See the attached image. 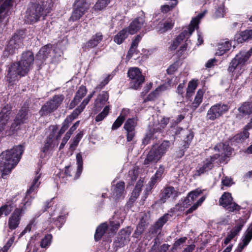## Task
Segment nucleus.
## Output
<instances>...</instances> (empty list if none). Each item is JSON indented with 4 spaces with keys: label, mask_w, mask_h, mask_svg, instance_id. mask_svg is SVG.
<instances>
[{
    "label": "nucleus",
    "mask_w": 252,
    "mask_h": 252,
    "mask_svg": "<svg viewBox=\"0 0 252 252\" xmlns=\"http://www.w3.org/2000/svg\"><path fill=\"white\" fill-rule=\"evenodd\" d=\"M34 62L32 52L27 51L22 53L20 61L13 63L8 68L7 78L9 82L17 79L18 76H24L28 73Z\"/></svg>",
    "instance_id": "nucleus-1"
},
{
    "label": "nucleus",
    "mask_w": 252,
    "mask_h": 252,
    "mask_svg": "<svg viewBox=\"0 0 252 252\" xmlns=\"http://www.w3.org/2000/svg\"><path fill=\"white\" fill-rule=\"evenodd\" d=\"M23 152V147L18 145L1 153L0 155V173L2 178H4V176L17 164Z\"/></svg>",
    "instance_id": "nucleus-2"
},
{
    "label": "nucleus",
    "mask_w": 252,
    "mask_h": 252,
    "mask_svg": "<svg viewBox=\"0 0 252 252\" xmlns=\"http://www.w3.org/2000/svg\"><path fill=\"white\" fill-rule=\"evenodd\" d=\"M45 3L44 0H32L26 12V22L33 24L37 22L40 17L46 15L49 11L45 9Z\"/></svg>",
    "instance_id": "nucleus-3"
},
{
    "label": "nucleus",
    "mask_w": 252,
    "mask_h": 252,
    "mask_svg": "<svg viewBox=\"0 0 252 252\" xmlns=\"http://www.w3.org/2000/svg\"><path fill=\"white\" fill-rule=\"evenodd\" d=\"M170 146V142L164 140L157 147H152L149 152L143 164L147 165L152 162L157 163L165 154Z\"/></svg>",
    "instance_id": "nucleus-4"
},
{
    "label": "nucleus",
    "mask_w": 252,
    "mask_h": 252,
    "mask_svg": "<svg viewBox=\"0 0 252 252\" xmlns=\"http://www.w3.org/2000/svg\"><path fill=\"white\" fill-rule=\"evenodd\" d=\"M206 11H204L202 13L199 14L197 16L192 18L189 26L188 31L185 30L182 32L177 37L173 40L170 46L171 50H175L177 49L180 43L186 38H188L195 29L198 28V24L200 20L205 15Z\"/></svg>",
    "instance_id": "nucleus-5"
},
{
    "label": "nucleus",
    "mask_w": 252,
    "mask_h": 252,
    "mask_svg": "<svg viewBox=\"0 0 252 252\" xmlns=\"http://www.w3.org/2000/svg\"><path fill=\"white\" fill-rule=\"evenodd\" d=\"M252 55V48L247 52L240 51L229 63L227 69L228 71L233 73L237 69L241 68L246 64Z\"/></svg>",
    "instance_id": "nucleus-6"
},
{
    "label": "nucleus",
    "mask_w": 252,
    "mask_h": 252,
    "mask_svg": "<svg viewBox=\"0 0 252 252\" xmlns=\"http://www.w3.org/2000/svg\"><path fill=\"white\" fill-rule=\"evenodd\" d=\"M23 36L21 32L15 33L11 37L4 52L3 55L8 57L14 54L18 49L23 48Z\"/></svg>",
    "instance_id": "nucleus-7"
},
{
    "label": "nucleus",
    "mask_w": 252,
    "mask_h": 252,
    "mask_svg": "<svg viewBox=\"0 0 252 252\" xmlns=\"http://www.w3.org/2000/svg\"><path fill=\"white\" fill-rule=\"evenodd\" d=\"M127 76L129 79L130 88L134 90L141 88L145 81V77L138 67H130L128 70Z\"/></svg>",
    "instance_id": "nucleus-8"
},
{
    "label": "nucleus",
    "mask_w": 252,
    "mask_h": 252,
    "mask_svg": "<svg viewBox=\"0 0 252 252\" xmlns=\"http://www.w3.org/2000/svg\"><path fill=\"white\" fill-rule=\"evenodd\" d=\"M64 97L63 94L54 95L51 99L43 105L39 111L41 116L47 115L53 112L62 104Z\"/></svg>",
    "instance_id": "nucleus-9"
},
{
    "label": "nucleus",
    "mask_w": 252,
    "mask_h": 252,
    "mask_svg": "<svg viewBox=\"0 0 252 252\" xmlns=\"http://www.w3.org/2000/svg\"><path fill=\"white\" fill-rule=\"evenodd\" d=\"M90 7V4L85 0H76L74 8L69 19V21L75 22L81 18Z\"/></svg>",
    "instance_id": "nucleus-10"
},
{
    "label": "nucleus",
    "mask_w": 252,
    "mask_h": 252,
    "mask_svg": "<svg viewBox=\"0 0 252 252\" xmlns=\"http://www.w3.org/2000/svg\"><path fill=\"white\" fill-rule=\"evenodd\" d=\"M219 204L229 212L239 211L241 207L235 202H233L231 193L225 192L223 193L219 199Z\"/></svg>",
    "instance_id": "nucleus-11"
},
{
    "label": "nucleus",
    "mask_w": 252,
    "mask_h": 252,
    "mask_svg": "<svg viewBox=\"0 0 252 252\" xmlns=\"http://www.w3.org/2000/svg\"><path fill=\"white\" fill-rule=\"evenodd\" d=\"M229 108V106L226 104H215L212 106L208 111L207 118L208 120L214 121L228 111Z\"/></svg>",
    "instance_id": "nucleus-12"
},
{
    "label": "nucleus",
    "mask_w": 252,
    "mask_h": 252,
    "mask_svg": "<svg viewBox=\"0 0 252 252\" xmlns=\"http://www.w3.org/2000/svg\"><path fill=\"white\" fill-rule=\"evenodd\" d=\"M28 119V107L26 106L23 107L17 115L14 123L12 124L10 127V131L8 134H13L14 131L17 129V126L24 123Z\"/></svg>",
    "instance_id": "nucleus-13"
},
{
    "label": "nucleus",
    "mask_w": 252,
    "mask_h": 252,
    "mask_svg": "<svg viewBox=\"0 0 252 252\" xmlns=\"http://www.w3.org/2000/svg\"><path fill=\"white\" fill-rule=\"evenodd\" d=\"M12 6V0H5L0 6V26H5L8 22Z\"/></svg>",
    "instance_id": "nucleus-14"
},
{
    "label": "nucleus",
    "mask_w": 252,
    "mask_h": 252,
    "mask_svg": "<svg viewBox=\"0 0 252 252\" xmlns=\"http://www.w3.org/2000/svg\"><path fill=\"white\" fill-rule=\"evenodd\" d=\"M220 157L219 155H215L212 157L207 158L203 161V164L199 165L196 168L195 176H200L206 172L211 170L213 167V163L215 160Z\"/></svg>",
    "instance_id": "nucleus-15"
},
{
    "label": "nucleus",
    "mask_w": 252,
    "mask_h": 252,
    "mask_svg": "<svg viewBox=\"0 0 252 252\" xmlns=\"http://www.w3.org/2000/svg\"><path fill=\"white\" fill-rule=\"evenodd\" d=\"M145 16L142 15L132 20L126 29L128 33L132 35L145 27Z\"/></svg>",
    "instance_id": "nucleus-16"
},
{
    "label": "nucleus",
    "mask_w": 252,
    "mask_h": 252,
    "mask_svg": "<svg viewBox=\"0 0 252 252\" xmlns=\"http://www.w3.org/2000/svg\"><path fill=\"white\" fill-rule=\"evenodd\" d=\"M10 107L8 105L5 106L0 113V134L1 133L2 135H3L2 132L3 130L6 131L4 134L9 135L10 129L9 130L6 129V124L10 118Z\"/></svg>",
    "instance_id": "nucleus-17"
},
{
    "label": "nucleus",
    "mask_w": 252,
    "mask_h": 252,
    "mask_svg": "<svg viewBox=\"0 0 252 252\" xmlns=\"http://www.w3.org/2000/svg\"><path fill=\"white\" fill-rule=\"evenodd\" d=\"M180 192L170 186L165 187L160 194V201L161 203H165L169 198L175 200L179 195Z\"/></svg>",
    "instance_id": "nucleus-18"
},
{
    "label": "nucleus",
    "mask_w": 252,
    "mask_h": 252,
    "mask_svg": "<svg viewBox=\"0 0 252 252\" xmlns=\"http://www.w3.org/2000/svg\"><path fill=\"white\" fill-rule=\"evenodd\" d=\"M137 124V119L136 118H129L125 123L124 128L126 131V139L127 141H132L135 136V128Z\"/></svg>",
    "instance_id": "nucleus-19"
},
{
    "label": "nucleus",
    "mask_w": 252,
    "mask_h": 252,
    "mask_svg": "<svg viewBox=\"0 0 252 252\" xmlns=\"http://www.w3.org/2000/svg\"><path fill=\"white\" fill-rule=\"evenodd\" d=\"M250 216V213H248L244 218H240L239 221L240 223L237 224L234 229H232L228 234L226 238L225 239L224 243L225 245L228 244L229 242L236 236L241 230L242 227L247 221V219Z\"/></svg>",
    "instance_id": "nucleus-20"
},
{
    "label": "nucleus",
    "mask_w": 252,
    "mask_h": 252,
    "mask_svg": "<svg viewBox=\"0 0 252 252\" xmlns=\"http://www.w3.org/2000/svg\"><path fill=\"white\" fill-rule=\"evenodd\" d=\"M25 208H16L8 220V227L10 229H15L20 223L21 217Z\"/></svg>",
    "instance_id": "nucleus-21"
},
{
    "label": "nucleus",
    "mask_w": 252,
    "mask_h": 252,
    "mask_svg": "<svg viewBox=\"0 0 252 252\" xmlns=\"http://www.w3.org/2000/svg\"><path fill=\"white\" fill-rule=\"evenodd\" d=\"M252 239V221L243 236L235 252H241L249 244Z\"/></svg>",
    "instance_id": "nucleus-22"
},
{
    "label": "nucleus",
    "mask_w": 252,
    "mask_h": 252,
    "mask_svg": "<svg viewBox=\"0 0 252 252\" xmlns=\"http://www.w3.org/2000/svg\"><path fill=\"white\" fill-rule=\"evenodd\" d=\"M87 89L84 86H81L79 87L73 99L71 102L69 107L70 109L74 108L77 104H78L81 100L87 94Z\"/></svg>",
    "instance_id": "nucleus-23"
},
{
    "label": "nucleus",
    "mask_w": 252,
    "mask_h": 252,
    "mask_svg": "<svg viewBox=\"0 0 252 252\" xmlns=\"http://www.w3.org/2000/svg\"><path fill=\"white\" fill-rule=\"evenodd\" d=\"M108 94L106 92H102L100 94L94 102V111L96 112L100 111L105 103L108 100Z\"/></svg>",
    "instance_id": "nucleus-24"
},
{
    "label": "nucleus",
    "mask_w": 252,
    "mask_h": 252,
    "mask_svg": "<svg viewBox=\"0 0 252 252\" xmlns=\"http://www.w3.org/2000/svg\"><path fill=\"white\" fill-rule=\"evenodd\" d=\"M171 217L172 215L168 213L164 214L156 222L150 231H151L152 233H157Z\"/></svg>",
    "instance_id": "nucleus-25"
},
{
    "label": "nucleus",
    "mask_w": 252,
    "mask_h": 252,
    "mask_svg": "<svg viewBox=\"0 0 252 252\" xmlns=\"http://www.w3.org/2000/svg\"><path fill=\"white\" fill-rule=\"evenodd\" d=\"M102 34L101 32H97L93 35L91 38L86 43L84 48L85 49L94 48L98 45V44L102 41Z\"/></svg>",
    "instance_id": "nucleus-26"
},
{
    "label": "nucleus",
    "mask_w": 252,
    "mask_h": 252,
    "mask_svg": "<svg viewBox=\"0 0 252 252\" xmlns=\"http://www.w3.org/2000/svg\"><path fill=\"white\" fill-rule=\"evenodd\" d=\"M231 47V43L228 40H223L218 44L216 55L222 56L229 51Z\"/></svg>",
    "instance_id": "nucleus-27"
},
{
    "label": "nucleus",
    "mask_w": 252,
    "mask_h": 252,
    "mask_svg": "<svg viewBox=\"0 0 252 252\" xmlns=\"http://www.w3.org/2000/svg\"><path fill=\"white\" fill-rule=\"evenodd\" d=\"M125 191V183L122 181L118 182L114 187L113 191V197L116 200L122 197Z\"/></svg>",
    "instance_id": "nucleus-28"
},
{
    "label": "nucleus",
    "mask_w": 252,
    "mask_h": 252,
    "mask_svg": "<svg viewBox=\"0 0 252 252\" xmlns=\"http://www.w3.org/2000/svg\"><path fill=\"white\" fill-rule=\"evenodd\" d=\"M78 115H79L77 113H75V111H73L71 114L66 117L63 123V125L59 131L60 135H61L66 131V130L68 128L69 124L72 122L73 120L76 119Z\"/></svg>",
    "instance_id": "nucleus-29"
},
{
    "label": "nucleus",
    "mask_w": 252,
    "mask_h": 252,
    "mask_svg": "<svg viewBox=\"0 0 252 252\" xmlns=\"http://www.w3.org/2000/svg\"><path fill=\"white\" fill-rule=\"evenodd\" d=\"M97 90H95L94 89V90L93 91L92 93L89 94L87 96V97L83 100V101L81 102L80 105L74 110V111H75V113H77L78 115H79L83 111L86 106L89 103L91 99L95 94L96 91Z\"/></svg>",
    "instance_id": "nucleus-30"
},
{
    "label": "nucleus",
    "mask_w": 252,
    "mask_h": 252,
    "mask_svg": "<svg viewBox=\"0 0 252 252\" xmlns=\"http://www.w3.org/2000/svg\"><path fill=\"white\" fill-rule=\"evenodd\" d=\"M128 109H123L121 115L117 118L112 126V130H116L123 123L126 113H128Z\"/></svg>",
    "instance_id": "nucleus-31"
},
{
    "label": "nucleus",
    "mask_w": 252,
    "mask_h": 252,
    "mask_svg": "<svg viewBox=\"0 0 252 252\" xmlns=\"http://www.w3.org/2000/svg\"><path fill=\"white\" fill-rule=\"evenodd\" d=\"M128 34L126 28L123 29L114 36V42L118 44H122L127 38Z\"/></svg>",
    "instance_id": "nucleus-32"
},
{
    "label": "nucleus",
    "mask_w": 252,
    "mask_h": 252,
    "mask_svg": "<svg viewBox=\"0 0 252 252\" xmlns=\"http://www.w3.org/2000/svg\"><path fill=\"white\" fill-rule=\"evenodd\" d=\"M202 193V191L201 189H196L189 193L188 196L185 198V199L187 202H189V204L191 205Z\"/></svg>",
    "instance_id": "nucleus-33"
},
{
    "label": "nucleus",
    "mask_w": 252,
    "mask_h": 252,
    "mask_svg": "<svg viewBox=\"0 0 252 252\" xmlns=\"http://www.w3.org/2000/svg\"><path fill=\"white\" fill-rule=\"evenodd\" d=\"M238 111L243 115L252 114V102H244L238 108Z\"/></svg>",
    "instance_id": "nucleus-34"
},
{
    "label": "nucleus",
    "mask_w": 252,
    "mask_h": 252,
    "mask_svg": "<svg viewBox=\"0 0 252 252\" xmlns=\"http://www.w3.org/2000/svg\"><path fill=\"white\" fill-rule=\"evenodd\" d=\"M108 228V225L106 223H102L96 229L94 234V239L95 241L99 240L103 234L105 233Z\"/></svg>",
    "instance_id": "nucleus-35"
},
{
    "label": "nucleus",
    "mask_w": 252,
    "mask_h": 252,
    "mask_svg": "<svg viewBox=\"0 0 252 252\" xmlns=\"http://www.w3.org/2000/svg\"><path fill=\"white\" fill-rule=\"evenodd\" d=\"M16 206L12 202H7L6 204L0 207V212L1 214L5 216H8L14 209Z\"/></svg>",
    "instance_id": "nucleus-36"
},
{
    "label": "nucleus",
    "mask_w": 252,
    "mask_h": 252,
    "mask_svg": "<svg viewBox=\"0 0 252 252\" xmlns=\"http://www.w3.org/2000/svg\"><path fill=\"white\" fill-rule=\"evenodd\" d=\"M237 38L238 42H243L247 40L252 39V30H246L241 32Z\"/></svg>",
    "instance_id": "nucleus-37"
},
{
    "label": "nucleus",
    "mask_w": 252,
    "mask_h": 252,
    "mask_svg": "<svg viewBox=\"0 0 252 252\" xmlns=\"http://www.w3.org/2000/svg\"><path fill=\"white\" fill-rule=\"evenodd\" d=\"M164 169L165 168L163 165H160L159 166L154 176L151 178V183L153 185H154L158 180H160L162 178Z\"/></svg>",
    "instance_id": "nucleus-38"
},
{
    "label": "nucleus",
    "mask_w": 252,
    "mask_h": 252,
    "mask_svg": "<svg viewBox=\"0 0 252 252\" xmlns=\"http://www.w3.org/2000/svg\"><path fill=\"white\" fill-rule=\"evenodd\" d=\"M204 92L202 90H199L195 95L194 101L192 103V107L193 109H196L199 106L202 102Z\"/></svg>",
    "instance_id": "nucleus-39"
},
{
    "label": "nucleus",
    "mask_w": 252,
    "mask_h": 252,
    "mask_svg": "<svg viewBox=\"0 0 252 252\" xmlns=\"http://www.w3.org/2000/svg\"><path fill=\"white\" fill-rule=\"evenodd\" d=\"M190 205L189 202L185 199L181 200L179 202L175 205V206L172 209L173 212L183 211L185 208L188 207Z\"/></svg>",
    "instance_id": "nucleus-40"
},
{
    "label": "nucleus",
    "mask_w": 252,
    "mask_h": 252,
    "mask_svg": "<svg viewBox=\"0 0 252 252\" xmlns=\"http://www.w3.org/2000/svg\"><path fill=\"white\" fill-rule=\"evenodd\" d=\"M40 175H37L33 180L30 189L27 190L26 198H28L30 194L34 191L39 186L40 182L38 181Z\"/></svg>",
    "instance_id": "nucleus-41"
},
{
    "label": "nucleus",
    "mask_w": 252,
    "mask_h": 252,
    "mask_svg": "<svg viewBox=\"0 0 252 252\" xmlns=\"http://www.w3.org/2000/svg\"><path fill=\"white\" fill-rule=\"evenodd\" d=\"M169 118L163 117L160 121L158 125L156 126V127L154 129V132H156L158 131H160L163 129H164L167 125L169 123Z\"/></svg>",
    "instance_id": "nucleus-42"
},
{
    "label": "nucleus",
    "mask_w": 252,
    "mask_h": 252,
    "mask_svg": "<svg viewBox=\"0 0 252 252\" xmlns=\"http://www.w3.org/2000/svg\"><path fill=\"white\" fill-rule=\"evenodd\" d=\"M197 86L196 81L192 80L189 82L187 89L186 96L187 97L191 96L194 93Z\"/></svg>",
    "instance_id": "nucleus-43"
},
{
    "label": "nucleus",
    "mask_w": 252,
    "mask_h": 252,
    "mask_svg": "<svg viewBox=\"0 0 252 252\" xmlns=\"http://www.w3.org/2000/svg\"><path fill=\"white\" fill-rule=\"evenodd\" d=\"M174 23L171 20H168L160 24L159 27V32L161 33L164 32L168 30L172 29L173 27Z\"/></svg>",
    "instance_id": "nucleus-44"
},
{
    "label": "nucleus",
    "mask_w": 252,
    "mask_h": 252,
    "mask_svg": "<svg viewBox=\"0 0 252 252\" xmlns=\"http://www.w3.org/2000/svg\"><path fill=\"white\" fill-rule=\"evenodd\" d=\"M76 160L77 164V171L76 172V178H78L82 173L83 170V159L81 153L76 155Z\"/></svg>",
    "instance_id": "nucleus-45"
},
{
    "label": "nucleus",
    "mask_w": 252,
    "mask_h": 252,
    "mask_svg": "<svg viewBox=\"0 0 252 252\" xmlns=\"http://www.w3.org/2000/svg\"><path fill=\"white\" fill-rule=\"evenodd\" d=\"M142 36L140 35H137L135 36L134 39L132 41L131 47L128 51V55H131L134 53L139 44V41L141 39Z\"/></svg>",
    "instance_id": "nucleus-46"
},
{
    "label": "nucleus",
    "mask_w": 252,
    "mask_h": 252,
    "mask_svg": "<svg viewBox=\"0 0 252 252\" xmlns=\"http://www.w3.org/2000/svg\"><path fill=\"white\" fill-rule=\"evenodd\" d=\"M110 107L109 106H106L102 111L98 114L95 118V121L97 122H100L102 121L106 116L108 115L109 113Z\"/></svg>",
    "instance_id": "nucleus-47"
},
{
    "label": "nucleus",
    "mask_w": 252,
    "mask_h": 252,
    "mask_svg": "<svg viewBox=\"0 0 252 252\" xmlns=\"http://www.w3.org/2000/svg\"><path fill=\"white\" fill-rule=\"evenodd\" d=\"M110 3L104 0H98L94 8L95 10H101L105 8Z\"/></svg>",
    "instance_id": "nucleus-48"
},
{
    "label": "nucleus",
    "mask_w": 252,
    "mask_h": 252,
    "mask_svg": "<svg viewBox=\"0 0 252 252\" xmlns=\"http://www.w3.org/2000/svg\"><path fill=\"white\" fill-rule=\"evenodd\" d=\"M205 199V196H202L201 198H200L196 203H195L187 211V214H190L193 211L195 210L198 208V207L202 203Z\"/></svg>",
    "instance_id": "nucleus-49"
},
{
    "label": "nucleus",
    "mask_w": 252,
    "mask_h": 252,
    "mask_svg": "<svg viewBox=\"0 0 252 252\" xmlns=\"http://www.w3.org/2000/svg\"><path fill=\"white\" fill-rule=\"evenodd\" d=\"M142 186L143 182L141 181H139L137 183L135 189L132 193V194L134 196V197L136 198L138 196H139V193L141 190V188Z\"/></svg>",
    "instance_id": "nucleus-50"
},
{
    "label": "nucleus",
    "mask_w": 252,
    "mask_h": 252,
    "mask_svg": "<svg viewBox=\"0 0 252 252\" xmlns=\"http://www.w3.org/2000/svg\"><path fill=\"white\" fill-rule=\"evenodd\" d=\"M50 51L51 49L48 46H44L39 50L38 55L42 56V59H45L47 58Z\"/></svg>",
    "instance_id": "nucleus-51"
},
{
    "label": "nucleus",
    "mask_w": 252,
    "mask_h": 252,
    "mask_svg": "<svg viewBox=\"0 0 252 252\" xmlns=\"http://www.w3.org/2000/svg\"><path fill=\"white\" fill-rule=\"evenodd\" d=\"M52 150V139L48 138L46 140L41 151L44 153H47Z\"/></svg>",
    "instance_id": "nucleus-52"
},
{
    "label": "nucleus",
    "mask_w": 252,
    "mask_h": 252,
    "mask_svg": "<svg viewBox=\"0 0 252 252\" xmlns=\"http://www.w3.org/2000/svg\"><path fill=\"white\" fill-rule=\"evenodd\" d=\"M52 236L51 234H48L45 236V237L42 239L40 246L42 248H46L47 246L50 244Z\"/></svg>",
    "instance_id": "nucleus-53"
},
{
    "label": "nucleus",
    "mask_w": 252,
    "mask_h": 252,
    "mask_svg": "<svg viewBox=\"0 0 252 252\" xmlns=\"http://www.w3.org/2000/svg\"><path fill=\"white\" fill-rule=\"evenodd\" d=\"M83 135V132L81 131L75 136V137L73 139L72 143L70 145V149L73 148L77 146L78 143L82 138Z\"/></svg>",
    "instance_id": "nucleus-54"
},
{
    "label": "nucleus",
    "mask_w": 252,
    "mask_h": 252,
    "mask_svg": "<svg viewBox=\"0 0 252 252\" xmlns=\"http://www.w3.org/2000/svg\"><path fill=\"white\" fill-rule=\"evenodd\" d=\"M112 79V76L110 75H107L104 80L100 82V83L95 88V90L101 89L106 84L108 83L110 80Z\"/></svg>",
    "instance_id": "nucleus-55"
},
{
    "label": "nucleus",
    "mask_w": 252,
    "mask_h": 252,
    "mask_svg": "<svg viewBox=\"0 0 252 252\" xmlns=\"http://www.w3.org/2000/svg\"><path fill=\"white\" fill-rule=\"evenodd\" d=\"M14 241V237H12L10 238L5 245L0 249V252H7L8 250L11 246Z\"/></svg>",
    "instance_id": "nucleus-56"
},
{
    "label": "nucleus",
    "mask_w": 252,
    "mask_h": 252,
    "mask_svg": "<svg viewBox=\"0 0 252 252\" xmlns=\"http://www.w3.org/2000/svg\"><path fill=\"white\" fill-rule=\"evenodd\" d=\"M186 81H184L183 83L180 84L177 87L176 90V93L180 96L181 98H183L184 94L185 93V85Z\"/></svg>",
    "instance_id": "nucleus-57"
},
{
    "label": "nucleus",
    "mask_w": 252,
    "mask_h": 252,
    "mask_svg": "<svg viewBox=\"0 0 252 252\" xmlns=\"http://www.w3.org/2000/svg\"><path fill=\"white\" fill-rule=\"evenodd\" d=\"M187 240V238L186 237H183L177 239L175 241L173 245V248L174 249H176L181 246H182L186 242Z\"/></svg>",
    "instance_id": "nucleus-58"
},
{
    "label": "nucleus",
    "mask_w": 252,
    "mask_h": 252,
    "mask_svg": "<svg viewBox=\"0 0 252 252\" xmlns=\"http://www.w3.org/2000/svg\"><path fill=\"white\" fill-rule=\"evenodd\" d=\"M177 4V1L172 2L170 5H164L161 7V10L162 12L166 13L171 10Z\"/></svg>",
    "instance_id": "nucleus-59"
},
{
    "label": "nucleus",
    "mask_w": 252,
    "mask_h": 252,
    "mask_svg": "<svg viewBox=\"0 0 252 252\" xmlns=\"http://www.w3.org/2000/svg\"><path fill=\"white\" fill-rule=\"evenodd\" d=\"M224 5L221 4L216 10L215 13L216 18H220L223 17L224 15Z\"/></svg>",
    "instance_id": "nucleus-60"
},
{
    "label": "nucleus",
    "mask_w": 252,
    "mask_h": 252,
    "mask_svg": "<svg viewBox=\"0 0 252 252\" xmlns=\"http://www.w3.org/2000/svg\"><path fill=\"white\" fill-rule=\"evenodd\" d=\"M249 136V133L247 130H244L243 133L239 134L235 136L236 140L239 139L240 141L244 140L248 138Z\"/></svg>",
    "instance_id": "nucleus-61"
},
{
    "label": "nucleus",
    "mask_w": 252,
    "mask_h": 252,
    "mask_svg": "<svg viewBox=\"0 0 252 252\" xmlns=\"http://www.w3.org/2000/svg\"><path fill=\"white\" fill-rule=\"evenodd\" d=\"M221 184L223 186L230 187L233 184V183L231 178L225 177L222 178L221 180Z\"/></svg>",
    "instance_id": "nucleus-62"
},
{
    "label": "nucleus",
    "mask_w": 252,
    "mask_h": 252,
    "mask_svg": "<svg viewBox=\"0 0 252 252\" xmlns=\"http://www.w3.org/2000/svg\"><path fill=\"white\" fill-rule=\"evenodd\" d=\"M80 121H78L74 124V125L70 128L69 130L66 133L69 136H71L73 132L76 129L77 127L79 126Z\"/></svg>",
    "instance_id": "nucleus-63"
},
{
    "label": "nucleus",
    "mask_w": 252,
    "mask_h": 252,
    "mask_svg": "<svg viewBox=\"0 0 252 252\" xmlns=\"http://www.w3.org/2000/svg\"><path fill=\"white\" fill-rule=\"evenodd\" d=\"M178 68V65L176 63L171 64L167 69V72L169 74H172L174 73Z\"/></svg>",
    "instance_id": "nucleus-64"
}]
</instances>
